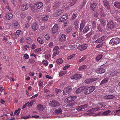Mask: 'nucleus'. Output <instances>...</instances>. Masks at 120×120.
I'll return each instance as SVG.
<instances>
[{"label": "nucleus", "mask_w": 120, "mask_h": 120, "mask_svg": "<svg viewBox=\"0 0 120 120\" xmlns=\"http://www.w3.org/2000/svg\"><path fill=\"white\" fill-rule=\"evenodd\" d=\"M37 108L38 110L40 111H43L44 109L43 106L41 104L38 105L37 106Z\"/></svg>", "instance_id": "28"}, {"label": "nucleus", "mask_w": 120, "mask_h": 120, "mask_svg": "<svg viewBox=\"0 0 120 120\" xmlns=\"http://www.w3.org/2000/svg\"><path fill=\"white\" fill-rule=\"evenodd\" d=\"M85 86L81 87L78 88L76 91L75 92L76 94H79L82 92L85 89Z\"/></svg>", "instance_id": "20"}, {"label": "nucleus", "mask_w": 120, "mask_h": 120, "mask_svg": "<svg viewBox=\"0 0 120 120\" xmlns=\"http://www.w3.org/2000/svg\"><path fill=\"white\" fill-rule=\"evenodd\" d=\"M95 113H79L77 115H75V116L77 117H80L81 116H82L84 115L85 116H96L100 115L103 116H107L108 115H117L120 116V113H98V114H94Z\"/></svg>", "instance_id": "1"}, {"label": "nucleus", "mask_w": 120, "mask_h": 120, "mask_svg": "<svg viewBox=\"0 0 120 120\" xmlns=\"http://www.w3.org/2000/svg\"><path fill=\"white\" fill-rule=\"evenodd\" d=\"M100 14L101 16L103 17H105L106 16L104 12L102 10H101L100 11Z\"/></svg>", "instance_id": "45"}, {"label": "nucleus", "mask_w": 120, "mask_h": 120, "mask_svg": "<svg viewBox=\"0 0 120 120\" xmlns=\"http://www.w3.org/2000/svg\"><path fill=\"white\" fill-rule=\"evenodd\" d=\"M37 41L40 44H42L43 43V40L40 37H39L37 38Z\"/></svg>", "instance_id": "43"}, {"label": "nucleus", "mask_w": 120, "mask_h": 120, "mask_svg": "<svg viewBox=\"0 0 120 120\" xmlns=\"http://www.w3.org/2000/svg\"><path fill=\"white\" fill-rule=\"evenodd\" d=\"M67 71L66 70L63 71H61L59 73V76L61 77L65 75L67 73Z\"/></svg>", "instance_id": "30"}, {"label": "nucleus", "mask_w": 120, "mask_h": 120, "mask_svg": "<svg viewBox=\"0 0 120 120\" xmlns=\"http://www.w3.org/2000/svg\"><path fill=\"white\" fill-rule=\"evenodd\" d=\"M62 112V110L61 109H58L55 110L54 112Z\"/></svg>", "instance_id": "57"}, {"label": "nucleus", "mask_w": 120, "mask_h": 120, "mask_svg": "<svg viewBox=\"0 0 120 120\" xmlns=\"http://www.w3.org/2000/svg\"><path fill=\"white\" fill-rule=\"evenodd\" d=\"M89 27L87 26H86L84 29L83 32L84 33H86L87 31L89 30Z\"/></svg>", "instance_id": "48"}, {"label": "nucleus", "mask_w": 120, "mask_h": 120, "mask_svg": "<svg viewBox=\"0 0 120 120\" xmlns=\"http://www.w3.org/2000/svg\"><path fill=\"white\" fill-rule=\"evenodd\" d=\"M76 98L77 97L75 96H71L67 98L65 100H67V102L69 103L75 100Z\"/></svg>", "instance_id": "11"}, {"label": "nucleus", "mask_w": 120, "mask_h": 120, "mask_svg": "<svg viewBox=\"0 0 120 120\" xmlns=\"http://www.w3.org/2000/svg\"><path fill=\"white\" fill-rule=\"evenodd\" d=\"M59 52H54L52 55V57L53 58L58 54Z\"/></svg>", "instance_id": "60"}, {"label": "nucleus", "mask_w": 120, "mask_h": 120, "mask_svg": "<svg viewBox=\"0 0 120 120\" xmlns=\"http://www.w3.org/2000/svg\"><path fill=\"white\" fill-rule=\"evenodd\" d=\"M82 76L80 74H76L72 75L71 77V79L77 80L81 78Z\"/></svg>", "instance_id": "12"}, {"label": "nucleus", "mask_w": 120, "mask_h": 120, "mask_svg": "<svg viewBox=\"0 0 120 120\" xmlns=\"http://www.w3.org/2000/svg\"><path fill=\"white\" fill-rule=\"evenodd\" d=\"M94 34V32L92 31H90L87 34L86 36L88 38H89L92 35Z\"/></svg>", "instance_id": "37"}, {"label": "nucleus", "mask_w": 120, "mask_h": 120, "mask_svg": "<svg viewBox=\"0 0 120 120\" xmlns=\"http://www.w3.org/2000/svg\"><path fill=\"white\" fill-rule=\"evenodd\" d=\"M91 93L90 91V90L89 89L88 87L85 90V91L84 94H90Z\"/></svg>", "instance_id": "40"}, {"label": "nucleus", "mask_w": 120, "mask_h": 120, "mask_svg": "<svg viewBox=\"0 0 120 120\" xmlns=\"http://www.w3.org/2000/svg\"><path fill=\"white\" fill-rule=\"evenodd\" d=\"M64 113H45V115H47L45 116V118H48L50 117L51 116L50 115H51V116H53V115H55V116L58 117V118L60 117H63L64 116L65 117H68L69 116H75V115L74 114H72L74 113H70L71 114V115L69 116H67V115H65V116H63L62 115H63V114Z\"/></svg>", "instance_id": "2"}, {"label": "nucleus", "mask_w": 120, "mask_h": 120, "mask_svg": "<svg viewBox=\"0 0 120 120\" xmlns=\"http://www.w3.org/2000/svg\"><path fill=\"white\" fill-rule=\"evenodd\" d=\"M68 16L67 15H63L59 19V21L63 22L66 21L68 19Z\"/></svg>", "instance_id": "14"}, {"label": "nucleus", "mask_w": 120, "mask_h": 120, "mask_svg": "<svg viewBox=\"0 0 120 120\" xmlns=\"http://www.w3.org/2000/svg\"><path fill=\"white\" fill-rule=\"evenodd\" d=\"M22 32L20 30H17L15 33V35L17 36H20L22 34Z\"/></svg>", "instance_id": "31"}, {"label": "nucleus", "mask_w": 120, "mask_h": 120, "mask_svg": "<svg viewBox=\"0 0 120 120\" xmlns=\"http://www.w3.org/2000/svg\"><path fill=\"white\" fill-rule=\"evenodd\" d=\"M29 63L30 64H33L34 63L35 60H34L32 59H30L29 60Z\"/></svg>", "instance_id": "56"}, {"label": "nucleus", "mask_w": 120, "mask_h": 120, "mask_svg": "<svg viewBox=\"0 0 120 120\" xmlns=\"http://www.w3.org/2000/svg\"><path fill=\"white\" fill-rule=\"evenodd\" d=\"M32 27L33 30L35 31L36 30L38 29L37 24L36 22H34L32 25Z\"/></svg>", "instance_id": "25"}, {"label": "nucleus", "mask_w": 120, "mask_h": 120, "mask_svg": "<svg viewBox=\"0 0 120 120\" xmlns=\"http://www.w3.org/2000/svg\"><path fill=\"white\" fill-rule=\"evenodd\" d=\"M49 104L52 107H55L60 105V104L58 101L55 99L50 101Z\"/></svg>", "instance_id": "4"}, {"label": "nucleus", "mask_w": 120, "mask_h": 120, "mask_svg": "<svg viewBox=\"0 0 120 120\" xmlns=\"http://www.w3.org/2000/svg\"><path fill=\"white\" fill-rule=\"evenodd\" d=\"M87 106V104L84 105H82L79 106L76 109L77 111L79 112L83 111L85 110V108H86Z\"/></svg>", "instance_id": "9"}, {"label": "nucleus", "mask_w": 120, "mask_h": 120, "mask_svg": "<svg viewBox=\"0 0 120 120\" xmlns=\"http://www.w3.org/2000/svg\"><path fill=\"white\" fill-rule=\"evenodd\" d=\"M113 5L116 8L120 9V2L118 1H115Z\"/></svg>", "instance_id": "26"}, {"label": "nucleus", "mask_w": 120, "mask_h": 120, "mask_svg": "<svg viewBox=\"0 0 120 120\" xmlns=\"http://www.w3.org/2000/svg\"><path fill=\"white\" fill-rule=\"evenodd\" d=\"M102 66H101L100 68L97 69L96 70V71L97 73H102L105 71V70L103 68Z\"/></svg>", "instance_id": "10"}, {"label": "nucleus", "mask_w": 120, "mask_h": 120, "mask_svg": "<svg viewBox=\"0 0 120 120\" xmlns=\"http://www.w3.org/2000/svg\"><path fill=\"white\" fill-rule=\"evenodd\" d=\"M98 105L101 107H104L105 106V105L103 102H100L98 104Z\"/></svg>", "instance_id": "52"}, {"label": "nucleus", "mask_w": 120, "mask_h": 120, "mask_svg": "<svg viewBox=\"0 0 120 120\" xmlns=\"http://www.w3.org/2000/svg\"><path fill=\"white\" fill-rule=\"evenodd\" d=\"M72 88L65 87L64 90L63 92V94L64 95H66L68 94L71 90Z\"/></svg>", "instance_id": "13"}, {"label": "nucleus", "mask_w": 120, "mask_h": 120, "mask_svg": "<svg viewBox=\"0 0 120 120\" xmlns=\"http://www.w3.org/2000/svg\"><path fill=\"white\" fill-rule=\"evenodd\" d=\"M22 10L25 11L27 10L28 8V6L27 4H23L22 6Z\"/></svg>", "instance_id": "29"}, {"label": "nucleus", "mask_w": 120, "mask_h": 120, "mask_svg": "<svg viewBox=\"0 0 120 120\" xmlns=\"http://www.w3.org/2000/svg\"><path fill=\"white\" fill-rule=\"evenodd\" d=\"M103 44V43H101L98 44L96 45V48H98L102 47Z\"/></svg>", "instance_id": "55"}, {"label": "nucleus", "mask_w": 120, "mask_h": 120, "mask_svg": "<svg viewBox=\"0 0 120 120\" xmlns=\"http://www.w3.org/2000/svg\"><path fill=\"white\" fill-rule=\"evenodd\" d=\"M66 35L64 34H62L59 37V40L61 41H64L66 39Z\"/></svg>", "instance_id": "16"}, {"label": "nucleus", "mask_w": 120, "mask_h": 120, "mask_svg": "<svg viewBox=\"0 0 120 120\" xmlns=\"http://www.w3.org/2000/svg\"><path fill=\"white\" fill-rule=\"evenodd\" d=\"M109 80V78H108L106 77L104 78L101 81L100 83V85H101L102 84H106L108 82Z\"/></svg>", "instance_id": "24"}, {"label": "nucleus", "mask_w": 120, "mask_h": 120, "mask_svg": "<svg viewBox=\"0 0 120 120\" xmlns=\"http://www.w3.org/2000/svg\"><path fill=\"white\" fill-rule=\"evenodd\" d=\"M60 4V2L59 1L55 2L53 3V8L54 9H56L59 6Z\"/></svg>", "instance_id": "27"}, {"label": "nucleus", "mask_w": 120, "mask_h": 120, "mask_svg": "<svg viewBox=\"0 0 120 120\" xmlns=\"http://www.w3.org/2000/svg\"><path fill=\"white\" fill-rule=\"evenodd\" d=\"M91 93L94 91L95 89V87L94 86H91L88 87Z\"/></svg>", "instance_id": "38"}, {"label": "nucleus", "mask_w": 120, "mask_h": 120, "mask_svg": "<svg viewBox=\"0 0 120 120\" xmlns=\"http://www.w3.org/2000/svg\"><path fill=\"white\" fill-rule=\"evenodd\" d=\"M77 0H72V1L70 3V5L72 6L74 5L76 2Z\"/></svg>", "instance_id": "44"}, {"label": "nucleus", "mask_w": 120, "mask_h": 120, "mask_svg": "<svg viewBox=\"0 0 120 120\" xmlns=\"http://www.w3.org/2000/svg\"><path fill=\"white\" fill-rule=\"evenodd\" d=\"M76 47V45H70L68 46V47L70 49H73Z\"/></svg>", "instance_id": "54"}, {"label": "nucleus", "mask_w": 120, "mask_h": 120, "mask_svg": "<svg viewBox=\"0 0 120 120\" xmlns=\"http://www.w3.org/2000/svg\"><path fill=\"white\" fill-rule=\"evenodd\" d=\"M98 78H97L87 79L85 81V82L87 84H90L97 80Z\"/></svg>", "instance_id": "7"}, {"label": "nucleus", "mask_w": 120, "mask_h": 120, "mask_svg": "<svg viewBox=\"0 0 120 120\" xmlns=\"http://www.w3.org/2000/svg\"><path fill=\"white\" fill-rule=\"evenodd\" d=\"M120 43V39L118 38H114L110 40L109 44L111 45H115Z\"/></svg>", "instance_id": "3"}, {"label": "nucleus", "mask_w": 120, "mask_h": 120, "mask_svg": "<svg viewBox=\"0 0 120 120\" xmlns=\"http://www.w3.org/2000/svg\"><path fill=\"white\" fill-rule=\"evenodd\" d=\"M19 23L17 21L15 22L14 23V26L15 28H17L18 27Z\"/></svg>", "instance_id": "46"}, {"label": "nucleus", "mask_w": 120, "mask_h": 120, "mask_svg": "<svg viewBox=\"0 0 120 120\" xmlns=\"http://www.w3.org/2000/svg\"><path fill=\"white\" fill-rule=\"evenodd\" d=\"M71 30L72 29L70 27H68L66 30V31L68 33H69L71 31Z\"/></svg>", "instance_id": "53"}, {"label": "nucleus", "mask_w": 120, "mask_h": 120, "mask_svg": "<svg viewBox=\"0 0 120 120\" xmlns=\"http://www.w3.org/2000/svg\"><path fill=\"white\" fill-rule=\"evenodd\" d=\"M29 48V46H28L27 45H25L22 48V49L23 50L26 51L27 50V48Z\"/></svg>", "instance_id": "50"}, {"label": "nucleus", "mask_w": 120, "mask_h": 120, "mask_svg": "<svg viewBox=\"0 0 120 120\" xmlns=\"http://www.w3.org/2000/svg\"><path fill=\"white\" fill-rule=\"evenodd\" d=\"M88 46L87 44H83L78 46L77 49L80 51H83L86 49Z\"/></svg>", "instance_id": "8"}, {"label": "nucleus", "mask_w": 120, "mask_h": 120, "mask_svg": "<svg viewBox=\"0 0 120 120\" xmlns=\"http://www.w3.org/2000/svg\"><path fill=\"white\" fill-rule=\"evenodd\" d=\"M63 62V60L61 58H60L57 59L56 61L57 64H62Z\"/></svg>", "instance_id": "36"}, {"label": "nucleus", "mask_w": 120, "mask_h": 120, "mask_svg": "<svg viewBox=\"0 0 120 120\" xmlns=\"http://www.w3.org/2000/svg\"><path fill=\"white\" fill-rule=\"evenodd\" d=\"M107 26L108 28L110 29H112L115 26V25L112 21H110L108 22L107 21Z\"/></svg>", "instance_id": "6"}, {"label": "nucleus", "mask_w": 120, "mask_h": 120, "mask_svg": "<svg viewBox=\"0 0 120 120\" xmlns=\"http://www.w3.org/2000/svg\"><path fill=\"white\" fill-rule=\"evenodd\" d=\"M92 26L93 27L95 28L96 26V24L94 21H93L92 22Z\"/></svg>", "instance_id": "64"}, {"label": "nucleus", "mask_w": 120, "mask_h": 120, "mask_svg": "<svg viewBox=\"0 0 120 120\" xmlns=\"http://www.w3.org/2000/svg\"><path fill=\"white\" fill-rule=\"evenodd\" d=\"M21 16L22 18H24L26 16L24 12H22L21 14Z\"/></svg>", "instance_id": "61"}, {"label": "nucleus", "mask_w": 120, "mask_h": 120, "mask_svg": "<svg viewBox=\"0 0 120 120\" xmlns=\"http://www.w3.org/2000/svg\"><path fill=\"white\" fill-rule=\"evenodd\" d=\"M59 49V47L58 46H56L53 49V51L55 52H59V51H58Z\"/></svg>", "instance_id": "49"}, {"label": "nucleus", "mask_w": 120, "mask_h": 120, "mask_svg": "<svg viewBox=\"0 0 120 120\" xmlns=\"http://www.w3.org/2000/svg\"><path fill=\"white\" fill-rule=\"evenodd\" d=\"M63 12V10H59L56 11L55 13V16L56 17L60 15Z\"/></svg>", "instance_id": "23"}, {"label": "nucleus", "mask_w": 120, "mask_h": 120, "mask_svg": "<svg viewBox=\"0 0 120 120\" xmlns=\"http://www.w3.org/2000/svg\"><path fill=\"white\" fill-rule=\"evenodd\" d=\"M70 65L69 64H67L63 68V69L64 70H65L67 69L69 67Z\"/></svg>", "instance_id": "58"}, {"label": "nucleus", "mask_w": 120, "mask_h": 120, "mask_svg": "<svg viewBox=\"0 0 120 120\" xmlns=\"http://www.w3.org/2000/svg\"><path fill=\"white\" fill-rule=\"evenodd\" d=\"M96 3H92L90 5V8L92 11H94L96 8Z\"/></svg>", "instance_id": "21"}, {"label": "nucleus", "mask_w": 120, "mask_h": 120, "mask_svg": "<svg viewBox=\"0 0 120 120\" xmlns=\"http://www.w3.org/2000/svg\"><path fill=\"white\" fill-rule=\"evenodd\" d=\"M31 9L34 13H38V9H37V7L35 8L34 7H31Z\"/></svg>", "instance_id": "32"}, {"label": "nucleus", "mask_w": 120, "mask_h": 120, "mask_svg": "<svg viewBox=\"0 0 120 120\" xmlns=\"http://www.w3.org/2000/svg\"><path fill=\"white\" fill-rule=\"evenodd\" d=\"M100 22L101 24V25L103 26H104L105 24V22L104 19H102L101 20Z\"/></svg>", "instance_id": "51"}, {"label": "nucleus", "mask_w": 120, "mask_h": 120, "mask_svg": "<svg viewBox=\"0 0 120 120\" xmlns=\"http://www.w3.org/2000/svg\"><path fill=\"white\" fill-rule=\"evenodd\" d=\"M41 48H38L35 49L34 51L35 52H41Z\"/></svg>", "instance_id": "59"}, {"label": "nucleus", "mask_w": 120, "mask_h": 120, "mask_svg": "<svg viewBox=\"0 0 120 120\" xmlns=\"http://www.w3.org/2000/svg\"><path fill=\"white\" fill-rule=\"evenodd\" d=\"M87 66L86 65H84L80 67L79 68V70L80 71H82L83 70H84L86 68Z\"/></svg>", "instance_id": "33"}, {"label": "nucleus", "mask_w": 120, "mask_h": 120, "mask_svg": "<svg viewBox=\"0 0 120 120\" xmlns=\"http://www.w3.org/2000/svg\"><path fill=\"white\" fill-rule=\"evenodd\" d=\"M105 39V37L104 36H102L96 40L95 41V42L96 43H102V42L104 41Z\"/></svg>", "instance_id": "18"}, {"label": "nucleus", "mask_w": 120, "mask_h": 120, "mask_svg": "<svg viewBox=\"0 0 120 120\" xmlns=\"http://www.w3.org/2000/svg\"><path fill=\"white\" fill-rule=\"evenodd\" d=\"M42 63L43 65L45 66H47L49 62L48 60H43L42 61Z\"/></svg>", "instance_id": "34"}, {"label": "nucleus", "mask_w": 120, "mask_h": 120, "mask_svg": "<svg viewBox=\"0 0 120 120\" xmlns=\"http://www.w3.org/2000/svg\"><path fill=\"white\" fill-rule=\"evenodd\" d=\"M24 57L25 59L26 60L28 59L29 58V56L26 53L24 54Z\"/></svg>", "instance_id": "62"}, {"label": "nucleus", "mask_w": 120, "mask_h": 120, "mask_svg": "<svg viewBox=\"0 0 120 120\" xmlns=\"http://www.w3.org/2000/svg\"><path fill=\"white\" fill-rule=\"evenodd\" d=\"M26 42L28 44H30L32 42V40L29 37H27L26 40Z\"/></svg>", "instance_id": "35"}, {"label": "nucleus", "mask_w": 120, "mask_h": 120, "mask_svg": "<svg viewBox=\"0 0 120 120\" xmlns=\"http://www.w3.org/2000/svg\"><path fill=\"white\" fill-rule=\"evenodd\" d=\"M49 16L48 15H44L41 17V19L43 21H46L49 19Z\"/></svg>", "instance_id": "22"}, {"label": "nucleus", "mask_w": 120, "mask_h": 120, "mask_svg": "<svg viewBox=\"0 0 120 120\" xmlns=\"http://www.w3.org/2000/svg\"><path fill=\"white\" fill-rule=\"evenodd\" d=\"M59 26L57 24H55L53 26L51 30L52 33L53 34L57 33L58 30Z\"/></svg>", "instance_id": "5"}, {"label": "nucleus", "mask_w": 120, "mask_h": 120, "mask_svg": "<svg viewBox=\"0 0 120 120\" xmlns=\"http://www.w3.org/2000/svg\"><path fill=\"white\" fill-rule=\"evenodd\" d=\"M75 54H72L71 55L69 56L67 58V59L68 60H70L72 58H73L75 56Z\"/></svg>", "instance_id": "41"}, {"label": "nucleus", "mask_w": 120, "mask_h": 120, "mask_svg": "<svg viewBox=\"0 0 120 120\" xmlns=\"http://www.w3.org/2000/svg\"><path fill=\"white\" fill-rule=\"evenodd\" d=\"M86 56H85L82 57L81 59L79 60L78 61V62L80 63L82 62L86 59Z\"/></svg>", "instance_id": "42"}, {"label": "nucleus", "mask_w": 120, "mask_h": 120, "mask_svg": "<svg viewBox=\"0 0 120 120\" xmlns=\"http://www.w3.org/2000/svg\"><path fill=\"white\" fill-rule=\"evenodd\" d=\"M44 38L47 40H49L50 38L49 35L48 34H45L44 36Z\"/></svg>", "instance_id": "47"}, {"label": "nucleus", "mask_w": 120, "mask_h": 120, "mask_svg": "<svg viewBox=\"0 0 120 120\" xmlns=\"http://www.w3.org/2000/svg\"><path fill=\"white\" fill-rule=\"evenodd\" d=\"M35 5L37 9H38L42 7L43 5V3L41 2H38L36 3Z\"/></svg>", "instance_id": "17"}, {"label": "nucleus", "mask_w": 120, "mask_h": 120, "mask_svg": "<svg viewBox=\"0 0 120 120\" xmlns=\"http://www.w3.org/2000/svg\"><path fill=\"white\" fill-rule=\"evenodd\" d=\"M61 90L60 89H58L57 88H56L55 91L56 93L59 94L61 92Z\"/></svg>", "instance_id": "63"}, {"label": "nucleus", "mask_w": 120, "mask_h": 120, "mask_svg": "<svg viewBox=\"0 0 120 120\" xmlns=\"http://www.w3.org/2000/svg\"><path fill=\"white\" fill-rule=\"evenodd\" d=\"M4 16L7 19L10 20L12 18L13 15L11 13H8L5 14Z\"/></svg>", "instance_id": "15"}, {"label": "nucleus", "mask_w": 120, "mask_h": 120, "mask_svg": "<svg viewBox=\"0 0 120 120\" xmlns=\"http://www.w3.org/2000/svg\"><path fill=\"white\" fill-rule=\"evenodd\" d=\"M104 5L107 9L109 10L110 8V5L109 4V2L107 0H104L103 1Z\"/></svg>", "instance_id": "19"}, {"label": "nucleus", "mask_w": 120, "mask_h": 120, "mask_svg": "<svg viewBox=\"0 0 120 120\" xmlns=\"http://www.w3.org/2000/svg\"><path fill=\"white\" fill-rule=\"evenodd\" d=\"M102 57L103 55L101 54L98 55L96 58V61H99L102 58Z\"/></svg>", "instance_id": "39"}]
</instances>
